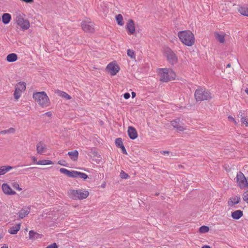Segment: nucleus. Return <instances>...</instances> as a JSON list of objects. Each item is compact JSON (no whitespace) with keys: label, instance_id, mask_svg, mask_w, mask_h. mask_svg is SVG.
Returning <instances> with one entry per match:
<instances>
[{"label":"nucleus","instance_id":"obj_20","mask_svg":"<svg viewBox=\"0 0 248 248\" xmlns=\"http://www.w3.org/2000/svg\"><path fill=\"white\" fill-rule=\"evenodd\" d=\"M20 229V224H16V226L11 227L8 230V232L12 234H16Z\"/></svg>","mask_w":248,"mask_h":248},{"label":"nucleus","instance_id":"obj_22","mask_svg":"<svg viewBox=\"0 0 248 248\" xmlns=\"http://www.w3.org/2000/svg\"><path fill=\"white\" fill-rule=\"evenodd\" d=\"M11 19V16L8 13H4L2 16V21L3 24H8Z\"/></svg>","mask_w":248,"mask_h":248},{"label":"nucleus","instance_id":"obj_8","mask_svg":"<svg viewBox=\"0 0 248 248\" xmlns=\"http://www.w3.org/2000/svg\"><path fill=\"white\" fill-rule=\"evenodd\" d=\"M107 69L111 76L115 75L120 70V67L115 62L109 63L107 66Z\"/></svg>","mask_w":248,"mask_h":248},{"label":"nucleus","instance_id":"obj_42","mask_svg":"<svg viewBox=\"0 0 248 248\" xmlns=\"http://www.w3.org/2000/svg\"><path fill=\"white\" fill-rule=\"evenodd\" d=\"M58 164L63 166H67V163H66V161L64 159L60 160Z\"/></svg>","mask_w":248,"mask_h":248},{"label":"nucleus","instance_id":"obj_15","mask_svg":"<svg viewBox=\"0 0 248 248\" xmlns=\"http://www.w3.org/2000/svg\"><path fill=\"white\" fill-rule=\"evenodd\" d=\"M127 132L128 136L132 140H134L138 137V134L136 129L132 126H129L128 127Z\"/></svg>","mask_w":248,"mask_h":248},{"label":"nucleus","instance_id":"obj_36","mask_svg":"<svg viewBox=\"0 0 248 248\" xmlns=\"http://www.w3.org/2000/svg\"><path fill=\"white\" fill-rule=\"evenodd\" d=\"M79 171L75 170H71V175L70 177L71 178H79Z\"/></svg>","mask_w":248,"mask_h":248},{"label":"nucleus","instance_id":"obj_37","mask_svg":"<svg viewBox=\"0 0 248 248\" xmlns=\"http://www.w3.org/2000/svg\"><path fill=\"white\" fill-rule=\"evenodd\" d=\"M127 54L131 58H135V54L133 50L128 49L127 51Z\"/></svg>","mask_w":248,"mask_h":248},{"label":"nucleus","instance_id":"obj_10","mask_svg":"<svg viewBox=\"0 0 248 248\" xmlns=\"http://www.w3.org/2000/svg\"><path fill=\"white\" fill-rule=\"evenodd\" d=\"M81 27L83 30L85 32L92 33L94 31V24L91 21H82L81 23Z\"/></svg>","mask_w":248,"mask_h":248},{"label":"nucleus","instance_id":"obj_52","mask_svg":"<svg viewBox=\"0 0 248 248\" xmlns=\"http://www.w3.org/2000/svg\"><path fill=\"white\" fill-rule=\"evenodd\" d=\"M202 248H211V247L208 245H204L203 247H202Z\"/></svg>","mask_w":248,"mask_h":248},{"label":"nucleus","instance_id":"obj_57","mask_svg":"<svg viewBox=\"0 0 248 248\" xmlns=\"http://www.w3.org/2000/svg\"><path fill=\"white\" fill-rule=\"evenodd\" d=\"M102 186L104 187L105 186V185H102Z\"/></svg>","mask_w":248,"mask_h":248},{"label":"nucleus","instance_id":"obj_4","mask_svg":"<svg viewBox=\"0 0 248 248\" xmlns=\"http://www.w3.org/2000/svg\"><path fill=\"white\" fill-rule=\"evenodd\" d=\"M68 194L73 200H83L89 196V192L83 189H70L68 191Z\"/></svg>","mask_w":248,"mask_h":248},{"label":"nucleus","instance_id":"obj_32","mask_svg":"<svg viewBox=\"0 0 248 248\" xmlns=\"http://www.w3.org/2000/svg\"><path fill=\"white\" fill-rule=\"evenodd\" d=\"M15 132V129L14 128L11 127L7 130H4L0 131V134L14 133Z\"/></svg>","mask_w":248,"mask_h":248},{"label":"nucleus","instance_id":"obj_40","mask_svg":"<svg viewBox=\"0 0 248 248\" xmlns=\"http://www.w3.org/2000/svg\"><path fill=\"white\" fill-rule=\"evenodd\" d=\"M12 186L16 189L18 191H21L22 188L19 187V184L16 182H14L12 183Z\"/></svg>","mask_w":248,"mask_h":248},{"label":"nucleus","instance_id":"obj_45","mask_svg":"<svg viewBox=\"0 0 248 248\" xmlns=\"http://www.w3.org/2000/svg\"><path fill=\"white\" fill-rule=\"evenodd\" d=\"M46 248H58V247L57 244L54 243L48 246Z\"/></svg>","mask_w":248,"mask_h":248},{"label":"nucleus","instance_id":"obj_2","mask_svg":"<svg viewBox=\"0 0 248 248\" xmlns=\"http://www.w3.org/2000/svg\"><path fill=\"white\" fill-rule=\"evenodd\" d=\"M158 75L160 81L166 82L175 79V72L170 68H160L158 69Z\"/></svg>","mask_w":248,"mask_h":248},{"label":"nucleus","instance_id":"obj_35","mask_svg":"<svg viewBox=\"0 0 248 248\" xmlns=\"http://www.w3.org/2000/svg\"><path fill=\"white\" fill-rule=\"evenodd\" d=\"M209 230V228L208 226L203 225L199 228V232L201 233H206Z\"/></svg>","mask_w":248,"mask_h":248},{"label":"nucleus","instance_id":"obj_50","mask_svg":"<svg viewBox=\"0 0 248 248\" xmlns=\"http://www.w3.org/2000/svg\"><path fill=\"white\" fill-rule=\"evenodd\" d=\"M33 1V0H25V2L27 3H31Z\"/></svg>","mask_w":248,"mask_h":248},{"label":"nucleus","instance_id":"obj_9","mask_svg":"<svg viewBox=\"0 0 248 248\" xmlns=\"http://www.w3.org/2000/svg\"><path fill=\"white\" fill-rule=\"evenodd\" d=\"M16 21L17 25H19L23 30L28 29L30 26L29 20L24 19L20 16L16 17Z\"/></svg>","mask_w":248,"mask_h":248},{"label":"nucleus","instance_id":"obj_21","mask_svg":"<svg viewBox=\"0 0 248 248\" xmlns=\"http://www.w3.org/2000/svg\"><path fill=\"white\" fill-rule=\"evenodd\" d=\"M67 155L70 157V158L73 161L77 160L78 156V152L77 150L69 152Z\"/></svg>","mask_w":248,"mask_h":248},{"label":"nucleus","instance_id":"obj_44","mask_svg":"<svg viewBox=\"0 0 248 248\" xmlns=\"http://www.w3.org/2000/svg\"><path fill=\"white\" fill-rule=\"evenodd\" d=\"M228 118L229 121L233 122L235 124H237L239 121V120H238L237 121H236L235 119L231 116H229Z\"/></svg>","mask_w":248,"mask_h":248},{"label":"nucleus","instance_id":"obj_6","mask_svg":"<svg viewBox=\"0 0 248 248\" xmlns=\"http://www.w3.org/2000/svg\"><path fill=\"white\" fill-rule=\"evenodd\" d=\"M164 55L167 61L171 65H174L178 62V57L176 54L169 47L164 49Z\"/></svg>","mask_w":248,"mask_h":248},{"label":"nucleus","instance_id":"obj_33","mask_svg":"<svg viewBox=\"0 0 248 248\" xmlns=\"http://www.w3.org/2000/svg\"><path fill=\"white\" fill-rule=\"evenodd\" d=\"M60 171L63 174H65L68 177H70L71 170H68L65 168H61L60 170Z\"/></svg>","mask_w":248,"mask_h":248},{"label":"nucleus","instance_id":"obj_53","mask_svg":"<svg viewBox=\"0 0 248 248\" xmlns=\"http://www.w3.org/2000/svg\"><path fill=\"white\" fill-rule=\"evenodd\" d=\"M246 93L248 94V88L245 90Z\"/></svg>","mask_w":248,"mask_h":248},{"label":"nucleus","instance_id":"obj_27","mask_svg":"<svg viewBox=\"0 0 248 248\" xmlns=\"http://www.w3.org/2000/svg\"><path fill=\"white\" fill-rule=\"evenodd\" d=\"M238 12L243 16H248V6L240 7Z\"/></svg>","mask_w":248,"mask_h":248},{"label":"nucleus","instance_id":"obj_29","mask_svg":"<svg viewBox=\"0 0 248 248\" xmlns=\"http://www.w3.org/2000/svg\"><path fill=\"white\" fill-rule=\"evenodd\" d=\"M215 36L216 39L220 43H223L225 41L224 35L223 34H219L216 33Z\"/></svg>","mask_w":248,"mask_h":248},{"label":"nucleus","instance_id":"obj_13","mask_svg":"<svg viewBox=\"0 0 248 248\" xmlns=\"http://www.w3.org/2000/svg\"><path fill=\"white\" fill-rule=\"evenodd\" d=\"M2 189L3 193L6 195H13L16 193V192L13 190L10 186L6 183L2 184Z\"/></svg>","mask_w":248,"mask_h":248},{"label":"nucleus","instance_id":"obj_51","mask_svg":"<svg viewBox=\"0 0 248 248\" xmlns=\"http://www.w3.org/2000/svg\"><path fill=\"white\" fill-rule=\"evenodd\" d=\"M136 96V93L134 92H132V97L133 98Z\"/></svg>","mask_w":248,"mask_h":248},{"label":"nucleus","instance_id":"obj_23","mask_svg":"<svg viewBox=\"0 0 248 248\" xmlns=\"http://www.w3.org/2000/svg\"><path fill=\"white\" fill-rule=\"evenodd\" d=\"M26 84L25 82H19L16 86V90H18L20 92H22L26 90Z\"/></svg>","mask_w":248,"mask_h":248},{"label":"nucleus","instance_id":"obj_43","mask_svg":"<svg viewBox=\"0 0 248 248\" xmlns=\"http://www.w3.org/2000/svg\"><path fill=\"white\" fill-rule=\"evenodd\" d=\"M79 178H82L85 180L88 178V175L85 173L79 172Z\"/></svg>","mask_w":248,"mask_h":248},{"label":"nucleus","instance_id":"obj_34","mask_svg":"<svg viewBox=\"0 0 248 248\" xmlns=\"http://www.w3.org/2000/svg\"><path fill=\"white\" fill-rule=\"evenodd\" d=\"M115 144L118 148L121 147L124 145L122 140L121 138H117L115 140Z\"/></svg>","mask_w":248,"mask_h":248},{"label":"nucleus","instance_id":"obj_59","mask_svg":"<svg viewBox=\"0 0 248 248\" xmlns=\"http://www.w3.org/2000/svg\"><path fill=\"white\" fill-rule=\"evenodd\" d=\"M32 169V168H27V170H29V169Z\"/></svg>","mask_w":248,"mask_h":248},{"label":"nucleus","instance_id":"obj_39","mask_svg":"<svg viewBox=\"0 0 248 248\" xmlns=\"http://www.w3.org/2000/svg\"><path fill=\"white\" fill-rule=\"evenodd\" d=\"M21 93V92H20L18 90H16V89H15V92L14 93V97H15V99H18L20 97Z\"/></svg>","mask_w":248,"mask_h":248},{"label":"nucleus","instance_id":"obj_12","mask_svg":"<svg viewBox=\"0 0 248 248\" xmlns=\"http://www.w3.org/2000/svg\"><path fill=\"white\" fill-rule=\"evenodd\" d=\"M126 29L127 30L128 34H133L135 32V27L134 21L132 19H129L126 25Z\"/></svg>","mask_w":248,"mask_h":248},{"label":"nucleus","instance_id":"obj_1","mask_svg":"<svg viewBox=\"0 0 248 248\" xmlns=\"http://www.w3.org/2000/svg\"><path fill=\"white\" fill-rule=\"evenodd\" d=\"M178 36L181 42L187 46H190L194 44V35L190 31H180L178 33Z\"/></svg>","mask_w":248,"mask_h":248},{"label":"nucleus","instance_id":"obj_48","mask_svg":"<svg viewBox=\"0 0 248 248\" xmlns=\"http://www.w3.org/2000/svg\"><path fill=\"white\" fill-rule=\"evenodd\" d=\"M52 112L51 111H48L43 114V116H47L48 117H51L52 116Z\"/></svg>","mask_w":248,"mask_h":248},{"label":"nucleus","instance_id":"obj_58","mask_svg":"<svg viewBox=\"0 0 248 248\" xmlns=\"http://www.w3.org/2000/svg\"><path fill=\"white\" fill-rule=\"evenodd\" d=\"M33 159L34 161L36 160V159L34 157L33 158Z\"/></svg>","mask_w":248,"mask_h":248},{"label":"nucleus","instance_id":"obj_7","mask_svg":"<svg viewBox=\"0 0 248 248\" xmlns=\"http://www.w3.org/2000/svg\"><path fill=\"white\" fill-rule=\"evenodd\" d=\"M236 183L241 189L248 187V182L247 178L241 171L237 172L236 175Z\"/></svg>","mask_w":248,"mask_h":248},{"label":"nucleus","instance_id":"obj_38","mask_svg":"<svg viewBox=\"0 0 248 248\" xmlns=\"http://www.w3.org/2000/svg\"><path fill=\"white\" fill-rule=\"evenodd\" d=\"M120 176L122 179H127L129 177V175L127 173H125L124 170H121L120 174Z\"/></svg>","mask_w":248,"mask_h":248},{"label":"nucleus","instance_id":"obj_31","mask_svg":"<svg viewBox=\"0 0 248 248\" xmlns=\"http://www.w3.org/2000/svg\"><path fill=\"white\" fill-rule=\"evenodd\" d=\"M36 164L38 165H46L53 164V163L49 160H42L38 161Z\"/></svg>","mask_w":248,"mask_h":248},{"label":"nucleus","instance_id":"obj_25","mask_svg":"<svg viewBox=\"0 0 248 248\" xmlns=\"http://www.w3.org/2000/svg\"><path fill=\"white\" fill-rule=\"evenodd\" d=\"M239 114L240 115L241 122L245 124L246 126L248 127V118L245 116L244 113L242 111L239 112Z\"/></svg>","mask_w":248,"mask_h":248},{"label":"nucleus","instance_id":"obj_24","mask_svg":"<svg viewBox=\"0 0 248 248\" xmlns=\"http://www.w3.org/2000/svg\"><path fill=\"white\" fill-rule=\"evenodd\" d=\"M17 60V56L15 53H11L8 54L6 57V60L9 62H16Z\"/></svg>","mask_w":248,"mask_h":248},{"label":"nucleus","instance_id":"obj_28","mask_svg":"<svg viewBox=\"0 0 248 248\" xmlns=\"http://www.w3.org/2000/svg\"><path fill=\"white\" fill-rule=\"evenodd\" d=\"M56 93L60 96H61L63 98H65L67 100H70L71 99V97L69 94H68L66 93H65L64 92L58 90Z\"/></svg>","mask_w":248,"mask_h":248},{"label":"nucleus","instance_id":"obj_17","mask_svg":"<svg viewBox=\"0 0 248 248\" xmlns=\"http://www.w3.org/2000/svg\"><path fill=\"white\" fill-rule=\"evenodd\" d=\"M240 199L241 198L240 196H235L234 197H232L230 198L228 202V205L230 206H232L240 202Z\"/></svg>","mask_w":248,"mask_h":248},{"label":"nucleus","instance_id":"obj_5","mask_svg":"<svg viewBox=\"0 0 248 248\" xmlns=\"http://www.w3.org/2000/svg\"><path fill=\"white\" fill-rule=\"evenodd\" d=\"M194 96L197 101L207 100L212 98L211 93L207 90L201 87L195 91Z\"/></svg>","mask_w":248,"mask_h":248},{"label":"nucleus","instance_id":"obj_11","mask_svg":"<svg viewBox=\"0 0 248 248\" xmlns=\"http://www.w3.org/2000/svg\"><path fill=\"white\" fill-rule=\"evenodd\" d=\"M171 125L176 129L183 131L186 129L180 119H175L171 122Z\"/></svg>","mask_w":248,"mask_h":248},{"label":"nucleus","instance_id":"obj_30","mask_svg":"<svg viewBox=\"0 0 248 248\" xmlns=\"http://www.w3.org/2000/svg\"><path fill=\"white\" fill-rule=\"evenodd\" d=\"M116 20L117 24L120 26H123L124 24L123 22V17L121 14H118L116 16Z\"/></svg>","mask_w":248,"mask_h":248},{"label":"nucleus","instance_id":"obj_26","mask_svg":"<svg viewBox=\"0 0 248 248\" xmlns=\"http://www.w3.org/2000/svg\"><path fill=\"white\" fill-rule=\"evenodd\" d=\"M13 169V167L10 166H2L0 167V175H4L6 172Z\"/></svg>","mask_w":248,"mask_h":248},{"label":"nucleus","instance_id":"obj_41","mask_svg":"<svg viewBox=\"0 0 248 248\" xmlns=\"http://www.w3.org/2000/svg\"><path fill=\"white\" fill-rule=\"evenodd\" d=\"M243 199L244 201L248 203V190L246 191L243 194Z\"/></svg>","mask_w":248,"mask_h":248},{"label":"nucleus","instance_id":"obj_14","mask_svg":"<svg viewBox=\"0 0 248 248\" xmlns=\"http://www.w3.org/2000/svg\"><path fill=\"white\" fill-rule=\"evenodd\" d=\"M30 212V207L29 206L22 208L17 213L18 217L20 218H23L27 216Z\"/></svg>","mask_w":248,"mask_h":248},{"label":"nucleus","instance_id":"obj_3","mask_svg":"<svg viewBox=\"0 0 248 248\" xmlns=\"http://www.w3.org/2000/svg\"><path fill=\"white\" fill-rule=\"evenodd\" d=\"M33 98L42 108L46 107L49 105V99L45 92L34 93Z\"/></svg>","mask_w":248,"mask_h":248},{"label":"nucleus","instance_id":"obj_55","mask_svg":"<svg viewBox=\"0 0 248 248\" xmlns=\"http://www.w3.org/2000/svg\"><path fill=\"white\" fill-rule=\"evenodd\" d=\"M1 248H8V247L7 246H3Z\"/></svg>","mask_w":248,"mask_h":248},{"label":"nucleus","instance_id":"obj_18","mask_svg":"<svg viewBox=\"0 0 248 248\" xmlns=\"http://www.w3.org/2000/svg\"><path fill=\"white\" fill-rule=\"evenodd\" d=\"M42 237L43 235L42 234H40L36 232H35L33 230H31L29 232V238L30 240H36L39 238H41Z\"/></svg>","mask_w":248,"mask_h":248},{"label":"nucleus","instance_id":"obj_49","mask_svg":"<svg viewBox=\"0 0 248 248\" xmlns=\"http://www.w3.org/2000/svg\"><path fill=\"white\" fill-rule=\"evenodd\" d=\"M160 153L163 155H169L170 152H169L168 151H161Z\"/></svg>","mask_w":248,"mask_h":248},{"label":"nucleus","instance_id":"obj_46","mask_svg":"<svg viewBox=\"0 0 248 248\" xmlns=\"http://www.w3.org/2000/svg\"><path fill=\"white\" fill-rule=\"evenodd\" d=\"M130 93H126L124 94V97L125 99H128V98H130Z\"/></svg>","mask_w":248,"mask_h":248},{"label":"nucleus","instance_id":"obj_56","mask_svg":"<svg viewBox=\"0 0 248 248\" xmlns=\"http://www.w3.org/2000/svg\"><path fill=\"white\" fill-rule=\"evenodd\" d=\"M231 66V64L230 63H228L227 65V67H230Z\"/></svg>","mask_w":248,"mask_h":248},{"label":"nucleus","instance_id":"obj_16","mask_svg":"<svg viewBox=\"0 0 248 248\" xmlns=\"http://www.w3.org/2000/svg\"><path fill=\"white\" fill-rule=\"evenodd\" d=\"M46 150V144L42 141H40L36 145V150L38 154H42Z\"/></svg>","mask_w":248,"mask_h":248},{"label":"nucleus","instance_id":"obj_47","mask_svg":"<svg viewBox=\"0 0 248 248\" xmlns=\"http://www.w3.org/2000/svg\"><path fill=\"white\" fill-rule=\"evenodd\" d=\"M122 149V152L124 154L127 155L126 150L124 146V145L122 146L121 147H120Z\"/></svg>","mask_w":248,"mask_h":248},{"label":"nucleus","instance_id":"obj_19","mask_svg":"<svg viewBox=\"0 0 248 248\" xmlns=\"http://www.w3.org/2000/svg\"><path fill=\"white\" fill-rule=\"evenodd\" d=\"M243 212L240 210H237L232 212V217L234 219H239L243 216Z\"/></svg>","mask_w":248,"mask_h":248},{"label":"nucleus","instance_id":"obj_54","mask_svg":"<svg viewBox=\"0 0 248 248\" xmlns=\"http://www.w3.org/2000/svg\"><path fill=\"white\" fill-rule=\"evenodd\" d=\"M3 237V235L2 234H0V240Z\"/></svg>","mask_w":248,"mask_h":248}]
</instances>
